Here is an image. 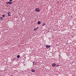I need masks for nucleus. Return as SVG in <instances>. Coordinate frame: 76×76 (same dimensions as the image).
<instances>
[{
    "instance_id": "nucleus-1",
    "label": "nucleus",
    "mask_w": 76,
    "mask_h": 76,
    "mask_svg": "<svg viewBox=\"0 0 76 76\" xmlns=\"http://www.w3.org/2000/svg\"><path fill=\"white\" fill-rule=\"evenodd\" d=\"M35 11L36 12H40V10H39V9L38 8H37L35 9Z\"/></svg>"
},
{
    "instance_id": "nucleus-2",
    "label": "nucleus",
    "mask_w": 76,
    "mask_h": 76,
    "mask_svg": "<svg viewBox=\"0 0 76 76\" xmlns=\"http://www.w3.org/2000/svg\"><path fill=\"white\" fill-rule=\"evenodd\" d=\"M12 3V1H9L8 2H7L6 3L7 4H11Z\"/></svg>"
},
{
    "instance_id": "nucleus-3",
    "label": "nucleus",
    "mask_w": 76,
    "mask_h": 76,
    "mask_svg": "<svg viewBox=\"0 0 76 76\" xmlns=\"http://www.w3.org/2000/svg\"><path fill=\"white\" fill-rule=\"evenodd\" d=\"M51 47V45H46V47L47 48H50V47Z\"/></svg>"
},
{
    "instance_id": "nucleus-4",
    "label": "nucleus",
    "mask_w": 76,
    "mask_h": 76,
    "mask_svg": "<svg viewBox=\"0 0 76 76\" xmlns=\"http://www.w3.org/2000/svg\"><path fill=\"white\" fill-rule=\"evenodd\" d=\"M38 28H39V27H36V28H34V31H37V29H38Z\"/></svg>"
},
{
    "instance_id": "nucleus-5",
    "label": "nucleus",
    "mask_w": 76,
    "mask_h": 76,
    "mask_svg": "<svg viewBox=\"0 0 76 76\" xmlns=\"http://www.w3.org/2000/svg\"><path fill=\"white\" fill-rule=\"evenodd\" d=\"M0 19L2 21L3 20V18L2 17H0Z\"/></svg>"
},
{
    "instance_id": "nucleus-6",
    "label": "nucleus",
    "mask_w": 76,
    "mask_h": 76,
    "mask_svg": "<svg viewBox=\"0 0 76 76\" xmlns=\"http://www.w3.org/2000/svg\"><path fill=\"white\" fill-rule=\"evenodd\" d=\"M52 66H53V67H54L56 66V64L54 63L52 65Z\"/></svg>"
},
{
    "instance_id": "nucleus-7",
    "label": "nucleus",
    "mask_w": 76,
    "mask_h": 76,
    "mask_svg": "<svg viewBox=\"0 0 76 76\" xmlns=\"http://www.w3.org/2000/svg\"><path fill=\"white\" fill-rule=\"evenodd\" d=\"M35 69H31V71L32 72H33V73L34 72H35Z\"/></svg>"
},
{
    "instance_id": "nucleus-8",
    "label": "nucleus",
    "mask_w": 76,
    "mask_h": 76,
    "mask_svg": "<svg viewBox=\"0 0 76 76\" xmlns=\"http://www.w3.org/2000/svg\"><path fill=\"white\" fill-rule=\"evenodd\" d=\"M45 23H43V24L42 25V26H45Z\"/></svg>"
},
{
    "instance_id": "nucleus-9",
    "label": "nucleus",
    "mask_w": 76,
    "mask_h": 76,
    "mask_svg": "<svg viewBox=\"0 0 76 76\" xmlns=\"http://www.w3.org/2000/svg\"><path fill=\"white\" fill-rule=\"evenodd\" d=\"M38 24H41V22H40V21H39L37 23Z\"/></svg>"
},
{
    "instance_id": "nucleus-10",
    "label": "nucleus",
    "mask_w": 76,
    "mask_h": 76,
    "mask_svg": "<svg viewBox=\"0 0 76 76\" xmlns=\"http://www.w3.org/2000/svg\"><path fill=\"white\" fill-rule=\"evenodd\" d=\"M9 13H10V12H8L7 14H8V16H10V14H9Z\"/></svg>"
},
{
    "instance_id": "nucleus-11",
    "label": "nucleus",
    "mask_w": 76,
    "mask_h": 76,
    "mask_svg": "<svg viewBox=\"0 0 76 76\" xmlns=\"http://www.w3.org/2000/svg\"><path fill=\"white\" fill-rule=\"evenodd\" d=\"M17 58H19L20 57V56H19V55H17Z\"/></svg>"
},
{
    "instance_id": "nucleus-12",
    "label": "nucleus",
    "mask_w": 76,
    "mask_h": 76,
    "mask_svg": "<svg viewBox=\"0 0 76 76\" xmlns=\"http://www.w3.org/2000/svg\"><path fill=\"white\" fill-rule=\"evenodd\" d=\"M4 16H5V15H2V17H3V18H4Z\"/></svg>"
},
{
    "instance_id": "nucleus-13",
    "label": "nucleus",
    "mask_w": 76,
    "mask_h": 76,
    "mask_svg": "<svg viewBox=\"0 0 76 76\" xmlns=\"http://www.w3.org/2000/svg\"><path fill=\"white\" fill-rule=\"evenodd\" d=\"M15 59H16L15 58H14L13 59H12V60H15Z\"/></svg>"
},
{
    "instance_id": "nucleus-14",
    "label": "nucleus",
    "mask_w": 76,
    "mask_h": 76,
    "mask_svg": "<svg viewBox=\"0 0 76 76\" xmlns=\"http://www.w3.org/2000/svg\"><path fill=\"white\" fill-rule=\"evenodd\" d=\"M10 1H12V0H10Z\"/></svg>"
},
{
    "instance_id": "nucleus-15",
    "label": "nucleus",
    "mask_w": 76,
    "mask_h": 76,
    "mask_svg": "<svg viewBox=\"0 0 76 76\" xmlns=\"http://www.w3.org/2000/svg\"><path fill=\"white\" fill-rule=\"evenodd\" d=\"M57 66H58H58H59V65H57Z\"/></svg>"
}]
</instances>
